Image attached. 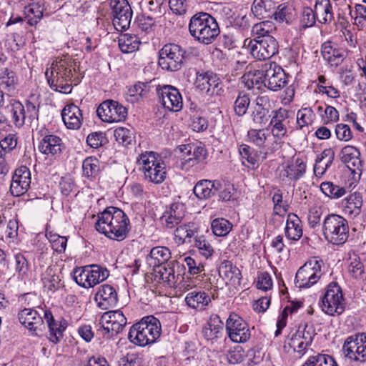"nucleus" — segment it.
<instances>
[{"label": "nucleus", "instance_id": "nucleus-1", "mask_svg": "<svg viewBox=\"0 0 366 366\" xmlns=\"http://www.w3.org/2000/svg\"><path fill=\"white\" fill-rule=\"evenodd\" d=\"M95 228L110 239L122 241L130 231V220L123 210L109 207L98 214Z\"/></svg>", "mask_w": 366, "mask_h": 366}, {"label": "nucleus", "instance_id": "nucleus-2", "mask_svg": "<svg viewBox=\"0 0 366 366\" xmlns=\"http://www.w3.org/2000/svg\"><path fill=\"white\" fill-rule=\"evenodd\" d=\"M162 332L160 321L153 315L144 317L134 324L129 332L128 339L138 346L153 344L159 338Z\"/></svg>", "mask_w": 366, "mask_h": 366}, {"label": "nucleus", "instance_id": "nucleus-3", "mask_svg": "<svg viewBox=\"0 0 366 366\" xmlns=\"http://www.w3.org/2000/svg\"><path fill=\"white\" fill-rule=\"evenodd\" d=\"M189 31L192 36L204 44L213 42L220 33L216 19L206 12L197 13L192 16Z\"/></svg>", "mask_w": 366, "mask_h": 366}, {"label": "nucleus", "instance_id": "nucleus-4", "mask_svg": "<svg viewBox=\"0 0 366 366\" xmlns=\"http://www.w3.org/2000/svg\"><path fill=\"white\" fill-rule=\"evenodd\" d=\"M139 170L144 178L154 184L162 183L167 177V169L164 161L154 152H146L137 159Z\"/></svg>", "mask_w": 366, "mask_h": 366}, {"label": "nucleus", "instance_id": "nucleus-5", "mask_svg": "<svg viewBox=\"0 0 366 366\" xmlns=\"http://www.w3.org/2000/svg\"><path fill=\"white\" fill-rule=\"evenodd\" d=\"M322 232L328 242L335 245L343 244L349 237L347 220L338 214H328L323 221Z\"/></svg>", "mask_w": 366, "mask_h": 366}, {"label": "nucleus", "instance_id": "nucleus-6", "mask_svg": "<svg viewBox=\"0 0 366 366\" xmlns=\"http://www.w3.org/2000/svg\"><path fill=\"white\" fill-rule=\"evenodd\" d=\"M187 51L180 45L173 43L166 44L159 51L158 64L168 71H177L183 66Z\"/></svg>", "mask_w": 366, "mask_h": 366}, {"label": "nucleus", "instance_id": "nucleus-7", "mask_svg": "<svg viewBox=\"0 0 366 366\" xmlns=\"http://www.w3.org/2000/svg\"><path fill=\"white\" fill-rule=\"evenodd\" d=\"M323 261L316 257L308 259L296 273V286L299 288H309L315 285L323 274Z\"/></svg>", "mask_w": 366, "mask_h": 366}, {"label": "nucleus", "instance_id": "nucleus-8", "mask_svg": "<svg viewBox=\"0 0 366 366\" xmlns=\"http://www.w3.org/2000/svg\"><path fill=\"white\" fill-rule=\"evenodd\" d=\"M344 298L341 287L337 282H331L320 302L322 310L331 316L340 315L344 311Z\"/></svg>", "mask_w": 366, "mask_h": 366}, {"label": "nucleus", "instance_id": "nucleus-9", "mask_svg": "<svg viewBox=\"0 0 366 366\" xmlns=\"http://www.w3.org/2000/svg\"><path fill=\"white\" fill-rule=\"evenodd\" d=\"M247 47L254 59L262 61L269 59L277 54L279 44L274 37L266 36L249 40Z\"/></svg>", "mask_w": 366, "mask_h": 366}, {"label": "nucleus", "instance_id": "nucleus-10", "mask_svg": "<svg viewBox=\"0 0 366 366\" xmlns=\"http://www.w3.org/2000/svg\"><path fill=\"white\" fill-rule=\"evenodd\" d=\"M97 114L103 122H119L126 119L127 109L117 101L108 99L99 105Z\"/></svg>", "mask_w": 366, "mask_h": 366}, {"label": "nucleus", "instance_id": "nucleus-11", "mask_svg": "<svg viewBox=\"0 0 366 366\" xmlns=\"http://www.w3.org/2000/svg\"><path fill=\"white\" fill-rule=\"evenodd\" d=\"M225 327L229 339L234 342L243 343L251 337L247 323L235 313L229 315Z\"/></svg>", "mask_w": 366, "mask_h": 366}, {"label": "nucleus", "instance_id": "nucleus-12", "mask_svg": "<svg viewBox=\"0 0 366 366\" xmlns=\"http://www.w3.org/2000/svg\"><path fill=\"white\" fill-rule=\"evenodd\" d=\"M194 84L208 96H221L224 92L220 79L212 71L197 72Z\"/></svg>", "mask_w": 366, "mask_h": 366}, {"label": "nucleus", "instance_id": "nucleus-13", "mask_svg": "<svg viewBox=\"0 0 366 366\" xmlns=\"http://www.w3.org/2000/svg\"><path fill=\"white\" fill-rule=\"evenodd\" d=\"M112 14L113 24L117 30H127L130 25L132 11L127 0H112Z\"/></svg>", "mask_w": 366, "mask_h": 366}, {"label": "nucleus", "instance_id": "nucleus-14", "mask_svg": "<svg viewBox=\"0 0 366 366\" xmlns=\"http://www.w3.org/2000/svg\"><path fill=\"white\" fill-rule=\"evenodd\" d=\"M157 93L159 102L164 108L171 112H179L182 109L183 101L179 91L172 85L158 86Z\"/></svg>", "mask_w": 366, "mask_h": 366}, {"label": "nucleus", "instance_id": "nucleus-15", "mask_svg": "<svg viewBox=\"0 0 366 366\" xmlns=\"http://www.w3.org/2000/svg\"><path fill=\"white\" fill-rule=\"evenodd\" d=\"M264 86L269 90L278 91L287 84L285 71L274 62L266 63L264 65Z\"/></svg>", "mask_w": 366, "mask_h": 366}, {"label": "nucleus", "instance_id": "nucleus-16", "mask_svg": "<svg viewBox=\"0 0 366 366\" xmlns=\"http://www.w3.org/2000/svg\"><path fill=\"white\" fill-rule=\"evenodd\" d=\"M360 154V150L352 145H346L340 151L341 161L347 165L355 179H359L362 173Z\"/></svg>", "mask_w": 366, "mask_h": 366}, {"label": "nucleus", "instance_id": "nucleus-17", "mask_svg": "<svg viewBox=\"0 0 366 366\" xmlns=\"http://www.w3.org/2000/svg\"><path fill=\"white\" fill-rule=\"evenodd\" d=\"M204 340L213 345L224 338V323L219 315L212 314L202 329Z\"/></svg>", "mask_w": 366, "mask_h": 366}, {"label": "nucleus", "instance_id": "nucleus-18", "mask_svg": "<svg viewBox=\"0 0 366 366\" xmlns=\"http://www.w3.org/2000/svg\"><path fill=\"white\" fill-rule=\"evenodd\" d=\"M272 116L269 126L271 127V132L274 137L282 139L287 135L288 119L290 112L285 109L280 108L272 112Z\"/></svg>", "mask_w": 366, "mask_h": 366}, {"label": "nucleus", "instance_id": "nucleus-19", "mask_svg": "<svg viewBox=\"0 0 366 366\" xmlns=\"http://www.w3.org/2000/svg\"><path fill=\"white\" fill-rule=\"evenodd\" d=\"M50 69V72L49 69L45 72V76L49 85L51 81H53L54 84H57L71 81L72 71L66 61L61 59L54 62Z\"/></svg>", "mask_w": 366, "mask_h": 366}, {"label": "nucleus", "instance_id": "nucleus-20", "mask_svg": "<svg viewBox=\"0 0 366 366\" xmlns=\"http://www.w3.org/2000/svg\"><path fill=\"white\" fill-rule=\"evenodd\" d=\"M31 184V172L26 167L16 169L12 177L10 191L14 196L19 197L24 194Z\"/></svg>", "mask_w": 366, "mask_h": 366}, {"label": "nucleus", "instance_id": "nucleus-21", "mask_svg": "<svg viewBox=\"0 0 366 366\" xmlns=\"http://www.w3.org/2000/svg\"><path fill=\"white\" fill-rule=\"evenodd\" d=\"M186 208L182 202H174L167 207L161 220L163 224L169 229L177 226L185 216Z\"/></svg>", "mask_w": 366, "mask_h": 366}, {"label": "nucleus", "instance_id": "nucleus-22", "mask_svg": "<svg viewBox=\"0 0 366 366\" xmlns=\"http://www.w3.org/2000/svg\"><path fill=\"white\" fill-rule=\"evenodd\" d=\"M251 114L252 122L262 127L267 122V115L271 109V102L268 96L259 95L254 102Z\"/></svg>", "mask_w": 366, "mask_h": 366}, {"label": "nucleus", "instance_id": "nucleus-23", "mask_svg": "<svg viewBox=\"0 0 366 366\" xmlns=\"http://www.w3.org/2000/svg\"><path fill=\"white\" fill-rule=\"evenodd\" d=\"M94 300L99 307L102 310H107L114 307L118 302L117 292L114 287L104 284L98 288Z\"/></svg>", "mask_w": 366, "mask_h": 366}, {"label": "nucleus", "instance_id": "nucleus-24", "mask_svg": "<svg viewBox=\"0 0 366 366\" xmlns=\"http://www.w3.org/2000/svg\"><path fill=\"white\" fill-rule=\"evenodd\" d=\"M20 323L25 326L29 331L37 335V330H41L44 320L36 310L31 308H24L18 314Z\"/></svg>", "mask_w": 366, "mask_h": 366}, {"label": "nucleus", "instance_id": "nucleus-25", "mask_svg": "<svg viewBox=\"0 0 366 366\" xmlns=\"http://www.w3.org/2000/svg\"><path fill=\"white\" fill-rule=\"evenodd\" d=\"M219 274L225 281L227 285L237 288L240 286L242 274L238 267L230 261L224 260L219 267Z\"/></svg>", "mask_w": 366, "mask_h": 366}, {"label": "nucleus", "instance_id": "nucleus-26", "mask_svg": "<svg viewBox=\"0 0 366 366\" xmlns=\"http://www.w3.org/2000/svg\"><path fill=\"white\" fill-rule=\"evenodd\" d=\"M321 54L323 59L331 66L335 67L341 64L345 57L344 49L331 41H326L322 44Z\"/></svg>", "mask_w": 366, "mask_h": 366}, {"label": "nucleus", "instance_id": "nucleus-27", "mask_svg": "<svg viewBox=\"0 0 366 366\" xmlns=\"http://www.w3.org/2000/svg\"><path fill=\"white\" fill-rule=\"evenodd\" d=\"M64 149L62 139L59 136L52 134L44 135L39 144V150L46 155H59Z\"/></svg>", "mask_w": 366, "mask_h": 366}, {"label": "nucleus", "instance_id": "nucleus-28", "mask_svg": "<svg viewBox=\"0 0 366 366\" xmlns=\"http://www.w3.org/2000/svg\"><path fill=\"white\" fill-rule=\"evenodd\" d=\"M199 226L195 222H188L178 226L174 230V242L178 244H190L192 238L198 235Z\"/></svg>", "mask_w": 366, "mask_h": 366}, {"label": "nucleus", "instance_id": "nucleus-29", "mask_svg": "<svg viewBox=\"0 0 366 366\" xmlns=\"http://www.w3.org/2000/svg\"><path fill=\"white\" fill-rule=\"evenodd\" d=\"M61 117L66 127L70 129H78L82 123L81 109L74 104H67L61 112Z\"/></svg>", "mask_w": 366, "mask_h": 366}, {"label": "nucleus", "instance_id": "nucleus-30", "mask_svg": "<svg viewBox=\"0 0 366 366\" xmlns=\"http://www.w3.org/2000/svg\"><path fill=\"white\" fill-rule=\"evenodd\" d=\"M44 320L49 328L48 339L52 343L58 344L63 338V332L66 326L61 322L55 320L50 310L44 311Z\"/></svg>", "mask_w": 366, "mask_h": 366}, {"label": "nucleus", "instance_id": "nucleus-31", "mask_svg": "<svg viewBox=\"0 0 366 366\" xmlns=\"http://www.w3.org/2000/svg\"><path fill=\"white\" fill-rule=\"evenodd\" d=\"M342 204L345 214L350 218H355L360 214L363 204L362 195L355 192L345 197Z\"/></svg>", "mask_w": 366, "mask_h": 366}, {"label": "nucleus", "instance_id": "nucleus-32", "mask_svg": "<svg viewBox=\"0 0 366 366\" xmlns=\"http://www.w3.org/2000/svg\"><path fill=\"white\" fill-rule=\"evenodd\" d=\"M306 163L302 158H296L287 167L280 171V177L284 180L287 178L289 180L297 181L305 174L306 172Z\"/></svg>", "mask_w": 366, "mask_h": 366}, {"label": "nucleus", "instance_id": "nucleus-33", "mask_svg": "<svg viewBox=\"0 0 366 366\" xmlns=\"http://www.w3.org/2000/svg\"><path fill=\"white\" fill-rule=\"evenodd\" d=\"M285 237L292 241H298L303 234L302 221L295 213H289L285 228Z\"/></svg>", "mask_w": 366, "mask_h": 366}, {"label": "nucleus", "instance_id": "nucleus-34", "mask_svg": "<svg viewBox=\"0 0 366 366\" xmlns=\"http://www.w3.org/2000/svg\"><path fill=\"white\" fill-rule=\"evenodd\" d=\"M102 321L105 322L116 335L119 334L127 325V318L120 310L109 311L102 316Z\"/></svg>", "mask_w": 366, "mask_h": 366}, {"label": "nucleus", "instance_id": "nucleus-35", "mask_svg": "<svg viewBox=\"0 0 366 366\" xmlns=\"http://www.w3.org/2000/svg\"><path fill=\"white\" fill-rule=\"evenodd\" d=\"M218 180L202 179L197 182L193 192L200 200L207 199L216 194Z\"/></svg>", "mask_w": 366, "mask_h": 366}, {"label": "nucleus", "instance_id": "nucleus-36", "mask_svg": "<svg viewBox=\"0 0 366 366\" xmlns=\"http://www.w3.org/2000/svg\"><path fill=\"white\" fill-rule=\"evenodd\" d=\"M185 302L191 308L203 310L211 302V299L206 292L194 290L187 295Z\"/></svg>", "mask_w": 366, "mask_h": 366}, {"label": "nucleus", "instance_id": "nucleus-37", "mask_svg": "<svg viewBox=\"0 0 366 366\" xmlns=\"http://www.w3.org/2000/svg\"><path fill=\"white\" fill-rule=\"evenodd\" d=\"M170 258L171 252L169 249L160 246L153 247L147 257L149 264L153 267L166 264Z\"/></svg>", "mask_w": 366, "mask_h": 366}, {"label": "nucleus", "instance_id": "nucleus-38", "mask_svg": "<svg viewBox=\"0 0 366 366\" xmlns=\"http://www.w3.org/2000/svg\"><path fill=\"white\" fill-rule=\"evenodd\" d=\"M153 271L155 280L166 283L169 287H177L173 267L163 264L154 267Z\"/></svg>", "mask_w": 366, "mask_h": 366}, {"label": "nucleus", "instance_id": "nucleus-39", "mask_svg": "<svg viewBox=\"0 0 366 366\" xmlns=\"http://www.w3.org/2000/svg\"><path fill=\"white\" fill-rule=\"evenodd\" d=\"M360 347L357 344V334L349 336L342 346V352L345 357L350 360L360 362Z\"/></svg>", "mask_w": 366, "mask_h": 366}, {"label": "nucleus", "instance_id": "nucleus-40", "mask_svg": "<svg viewBox=\"0 0 366 366\" xmlns=\"http://www.w3.org/2000/svg\"><path fill=\"white\" fill-rule=\"evenodd\" d=\"M89 276V281L90 287H93L95 285L105 280L109 275V271L104 267L99 264H90L87 265Z\"/></svg>", "mask_w": 366, "mask_h": 366}, {"label": "nucleus", "instance_id": "nucleus-41", "mask_svg": "<svg viewBox=\"0 0 366 366\" xmlns=\"http://www.w3.org/2000/svg\"><path fill=\"white\" fill-rule=\"evenodd\" d=\"M12 122L16 127H21L26 119L24 106L18 100L11 99L9 102Z\"/></svg>", "mask_w": 366, "mask_h": 366}, {"label": "nucleus", "instance_id": "nucleus-42", "mask_svg": "<svg viewBox=\"0 0 366 366\" xmlns=\"http://www.w3.org/2000/svg\"><path fill=\"white\" fill-rule=\"evenodd\" d=\"M120 50L125 54L132 53L139 49L140 41L135 35L123 34L118 39Z\"/></svg>", "mask_w": 366, "mask_h": 366}, {"label": "nucleus", "instance_id": "nucleus-43", "mask_svg": "<svg viewBox=\"0 0 366 366\" xmlns=\"http://www.w3.org/2000/svg\"><path fill=\"white\" fill-rule=\"evenodd\" d=\"M315 14L316 20L320 24H328L333 19L332 5L329 1L322 3H316L315 5Z\"/></svg>", "mask_w": 366, "mask_h": 366}, {"label": "nucleus", "instance_id": "nucleus-44", "mask_svg": "<svg viewBox=\"0 0 366 366\" xmlns=\"http://www.w3.org/2000/svg\"><path fill=\"white\" fill-rule=\"evenodd\" d=\"M273 9L274 3L272 0H254L251 11L256 17L262 19L269 16Z\"/></svg>", "mask_w": 366, "mask_h": 366}, {"label": "nucleus", "instance_id": "nucleus-45", "mask_svg": "<svg viewBox=\"0 0 366 366\" xmlns=\"http://www.w3.org/2000/svg\"><path fill=\"white\" fill-rule=\"evenodd\" d=\"M149 91V82L138 81L128 89L127 94L129 97L128 100L132 103L137 102L142 97L146 96Z\"/></svg>", "mask_w": 366, "mask_h": 366}, {"label": "nucleus", "instance_id": "nucleus-46", "mask_svg": "<svg viewBox=\"0 0 366 366\" xmlns=\"http://www.w3.org/2000/svg\"><path fill=\"white\" fill-rule=\"evenodd\" d=\"M242 79L245 86L248 89H251L255 86L259 89L261 84H264V66L261 70H254V71H249L244 74Z\"/></svg>", "mask_w": 366, "mask_h": 366}, {"label": "nucleus", "instance_id": "nucleus-47", "mask_svg": "<svg viewBox=\"0 0 366 366\" xmlns=\"http://www.w3.org/2000/svg\"><path fill=\"white\" fill-rule=\"evenodd\" d=\"M183 148H180L182 152L191 154L192 157H189L186 161L192 162V166L195 164L204 162L207 157V149L202 146L195 147L192 152V147L189 146L182 145Z\"/></svg>", "mask_w": 366, "mask_h": 366}, {"label": "nucleus", "instance_id": "nucleus-48", "mask_svg": "<svg viewBox=\"0 0 366 366\" xmlns=\"http://www.w3.org/2000/svg\"><path fill=\"white\" fill-rule=\"evenodd\" d=\"M116 141L124 147H128L134 142V131L132 128L118 127L114 132Z\"/></svg>", "mask_w": 366, "mask_h": 366}, {"label": "nucleus", "instance_id": "nucleus-49", "mask_svg": "<svg viewBox=\"0 0 366 366\" xmlns=\"http://www.w3.org/2000/svg\"><path fill=\"white\" fill-rule=\"evenodd\" d=\"M250 105L249 94L244 91H239L237 97L234 102V112L238 117L244 116Z\"/></svg>", "mask_w": 366, "mask_h": 366}, {"label": "nucleus", "instance_id": "nucleus-50", "mask_svg": "<svg viewBox=\"0 0 366 366\" xmlns=\"http://www.w3.org/2000/svg\"><path fill=\"white\" fill-rule=\"evenodd\" d=\"M320 187L322 192L331 199H339L346 194L345 187L335 184L332 182H322Z\"/></svg>", "mask_w": 366, "mask_h": 366}, {"label": "nucleus", "instance_id": "nucleus-51", "mask_svg": "<svg viewBox=\"0 0 366 366\" xmlns=\"http://www.w3.org/2000/svg\"><path fill=\"white\" fill-rule=\"evenodd\" d=\"M42 282L44 288L51 292H55L60 287L61 279L59 275L55 274L51 268H47L42 277Z\"/></svg>", "mask_w": 366, "mask_h": 366}, {"label": "nucleus", "instance_id": "nucleus-52", "mask_svg": "<svg viewBox=\"0 0 366 366\" xmlns=\"http://www.w3.org/2000/svg\"><path fill=\"white\" fill-rule=\"evenodd\" d=\"M302 366H337V364L330 355L317 354L310 356Z\"/></svg>", "mask_w": 366, "mask_h": 366}, {"label": "nucleus", "instance_id": "nucleus-53", "mask_svg": "<svg viewBox=\"0 0 366 366\" xmlns=\"http://www.w3.org/2000/svg\"><path fill=\"white\" fill-rule=\"evenodd\" d=\"M18 79L16 74L8 69H5L0 76V87L8 92L15 89Z\"/></svg>", "mask_w": 366, "mask_h": 366}, {"label": "nucleus", "instance_id": "nucleus-54", "mask_svg": "<svg viewBox=\"0 0 366 366\" xmlns=\"http://www.w3.org/2000/svg\"><path fill=\"white\" fill-rule=\"evenodd\" d=\"M236 192L233 184L229 182H221L218 180V186L216 187V193H218L219 200L228 202L233 200Z\"/></svg>", "mask_w": 366, "mask_h": 366}, {"label": "nucleus", "instance_id": "nucleus-55", "mask_svg": "<svg viewBox=\"0 0 366 366\" xmlns=\"http://www.w3.org/2000/svg\"><path fill=\"white\" fill-rule=\"evenodd\" d=\"M315 114L310 107L300 109L297 114V124L300 129L304 127L311 125L314 121Z\"/></svg>", "mask_w": 366, "mask_h": 366}, {"label": "nucleus", "instance_id": "nucleus-56", "mask_svg": "<svg viewBox=\"0 0 366 366\" xmlns=\"http://www.w3.org/2000/svg\"><path fill=\"white\" fill-rule=\"evenodd\" d=\"M84 176L87 178H95L99 172V161L92 157L86 158L82 163Z\"/></svg>", "mask_w": 366, "mask_h": 366}, {"label": "nucleus", "instance_id": "nucleus-57", "mask_svg": "<svg viewBox=\"0 0 366 366\" xmlns=\"http://www.w3.org/2000/svg\"><path fill=\"white\" fill-rule=\"evenodd\" d=\"M232 224L226 219L217 218L212 222L211 227L214 235L224 237L227 235L232 229Z\"/></svg>", "mask_w": 366, "mask_h": 366}, {"label": "nucleus", "instance_id": "nucleus-58", "mask_svg": "<svg viewBox=\"0 0 366 366\" xmlns=\"http://www.w3.org/2000/svg\"><path fill=\"white\" fill-rule=\"evenodd\" d=\"M275 30V26L272 21H264L256 24L252 29V32L256 36L255 38L261 39L263 36H271L270 34Z\"/></svg>", "mask_w": 366, "mask_h": 366}, {"label": "nucleus", "instance_id": "nucleus-59", "mask_svg": "<svg viewBox=\"0 0 366 366\" xmlns=\"http://www.w3.org/2000/svg\"><path fill=\"white\" fill-rule=\"evenodd\" d=\"M348 270L355 279L364 280L366 278V264L362 262L360 258H355L351 261Z\"/></svg>", "mask_w": 366, "mask_h": 366}, {"label": "nucleus", "instance_id": "nucleus-60", "mask_svg": "<svg viewBox=\"0 0 366 366\" xmlns=\"http://www.w3.org/2000/svg\"><path fill=\"white\" fill-rule=\"evenodd\" d=\"M26 19L31 26L36 25L42 18L43 11L36 4H31L25 8Z\"/></svg>", "mask_w": 366, "mask_h": 366}, {"label": "nucleus", "instance_id": "nucleus-61", "mask_svg": "<svg viewBox=\"0 0 366 366\" xmlns=\"http://www.w3.org/2000/svg\"><path fill=\"white\" fill-rule=\"evenodd\" d=\"M292 9L287 4L279 5L276 11L273 13L274 19L279 22L288 23L292 18Z\"/></svg>", "mask_w": 366, "mask_h": 366}, {"label": "nucleus", "instance_id": "nucleus-62", "mask_svg": "<svg viewBox=\"0 0 366 366\" xmlns=\"http://www.w3.org/2000/svg\"><path fill=\"white\" fill-rule=\"evenodd\" d=\"M194 246L199 249L200 254L206 258L211 257L213 254V247L203 235H196Z\"/></svg>", "mask_w": 366, "mask_h": 366}, {"label": "nucleus", "instance_id": "nucleus-63", "mask_svg": "<svg viewBox=\"0 0 366 366\" xmlns=\"http://www.w3.org/2000/svg\"><path fill=\"white\" fill-rule=\"evenodd\" d=\"M46 236L54 251L58 253H62L65 251L67 244V239L66 237L60 236L58 234H53L51 232L47 234Z\"/></svg>", "mask_w": 366, "mask_h": 366}, {"label": "nucleus", "instance_id": "nucleus-64", "mask_svg": "<svg viewBox=\"0 0 366 366\" xmlns=\"http://www.w3.org/2000/svg\"><path fill=\"white\" fill-rule=\"evenodd\" d=\"M88 268L87 265L84 267H77L74 269L73 279L74 281L82 287L89 288V276L87 275Z\"/></svg>", "mask_w": 366, "mask_h": 366}]
</instances>
